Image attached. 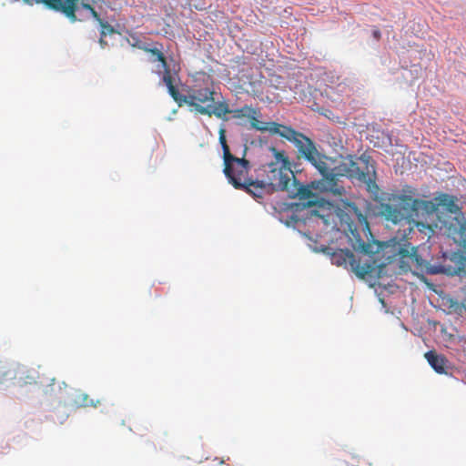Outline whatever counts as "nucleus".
<instances>
[{
	"label": "nucleus",
	"mask_w": 466,
	"mask_h": 466,
	"mask_svg": "<svg viewBox=\"0 0 466 466\" xmlns=\"http://www.w3.org/2000/svg\"><path fill=\"white\" fill-rule=\"evenodd\" d=\"M351 270L360 279L374 277L385 263L381 262L385 248L389 246L374 238L367 216L362 214L355 203L351 202Z\"/></svg>",
	"instance_id": "nucleus-1"
},
{
	"label": "nucleus",
	"mask_w": 466,
	"mask_h": 466,
	"mask_svg": "<svg viewBox=\"0 0 466 466\" xmlns=\"http://www.w3.org/2000/svg\"><path fill=\"white\" fill-rule=\"evenodd\" d=\"M166 80L169 95L179 106L187 105L198 114L215 116L218 118H223L225 115L230 114L228 102L225 99H218L220 94L216 92L211 81L205 83L203 86L195 85L188 89L187 95H181L169 76H167Z\"/></svg>",
	"instance_id": "nucleus-2"
},
{
	"label": "nucleus",
	"mask_w": 466,
	"mask_h": 466,
	"mask_svg": "<svg viewBox=\"0 0 466 466\" xmlns=\"http://www.w3.org/2000/svg\"><path fill=\"white\" fill-rule=\"evenodd\" d=\"M305 159L310 162L322 176L321 179L311 182V188L319 192H329L336 198L332 200L331 204L338 218V221H335V224H339L343 230L346 231L347 229L344 228V225L350 228V215L348 213L350 200L346 197L342 198L346 195V190L342 185H339L338 175L329 167L327 163L328 158L319 154L317 148L312 154V158L306 157Z\"/></svg>",
	"instance_id": "nucleus-3"
},
{
	"label": "nucleus",
	"mask_w": 466,
	"mask_h": 466,
	"mask_svg": "<svg viewBox=\"0 0 466 466\" xmlns=\"http://www.w3.org/2000/svg\"><path fill=\"white\" fill-rule=\"evenodd\" d=\"M400 198L410 213L421 211V215H430L436 212L439 207H442L446 211L455 214L448 227V233L456 243L466 248V218L460 211L455 197L441 194L434 200L414 198L411 196H402Z\"/></svg>",
	"instance_id": "nucleus-4"
},
{
	"label": "nucleus",
	"mask_w": 466,
	"mask_h": 466,
	"mask_svg": "<svg viewBox=\"0 0 466 466\" xmlns=\"http://www.w3.org/2000/svg\"><path fill=\"white\" fill-rule=\"evenodd\" d=\"M273 160L262 165L257 170L255 198L262 199L265 195L284 191L294 178L290 162L284 151L271 147Z\"/></svg>",
	"instance_id": "nucleus-5"
},
{
	"label": "nucleus",
	"mask_w": 466,
	"mask_h": 466,
	"mask_svg": "<svg viewBox=\"0 0 466 466\" xmlns=\"http://www.w3.org/2000/svg\"><path fill=\"white\" fill-rule=\"evenodd\" d=\"M8 380L17 387L39 384L42 387H46L44 390L45 393L53 394L55 392L54 385L56 384V379L54 377L44 378L35 369L0 360V383Z\"/></svg>",
	"instance_id": "nucleus-6"
},
{
	"label": "nucleus",
	"mask_w": 466,
	"mask_h": 466,
	"mask_svg": "<svg viewBox=\"0 0 466 466\" xmlns=\"http://www.w3.org/2000/svg\"><path fill=\"white\" fill-rule=\"evenodd\" d=\"M250 168L249 161L244 157L239 158L231 156V158L224 160V174L229 183L237 189H242L255 198V185L257 177L253 179L248 177Z\"/></svg>",
	"instance_id": "nucleus-7"
},
{
	"label": "nucleus",
	"mask_w": 466,
	"mask_h": 466,
	"mask_svg": "<svg viewBox=\"0 0 466 466\" xmlns=\"http://www.w3.org/2000/svg\"><path fill=\"white\" fill-rule=\"evenodd\" d=\"M351 177L363 184L372 198H379L380 187L376 183L375 163L369 155L364 153L354 160L351 158Z\"/></svg>",
	"instance_id": "nucleus-8"
},
{
	"label": "nucleus",
	"mask_w": 466,
	"mask_h": 466,
	"mask_svg": "<svg viewBox=\"0 0 466 466\" xmlns=\"http://www.w3.org/2000/svg\"><path fill=\"white\" fill-rule=\"evenodd\" d=\"M426 271L429 274L466 275V256L461 251L443 252L437 262L428 263Z\"/></svg>",
	"instance_id": "nucleus-9"
},
{
	"label": "nucleus",
	"mask_w": 466,
	"mask_h": 466,
	"mask_svg": "<svg viewBox=\"0 0 466 466\" xmlns=\"http://www.w3.org/2000/svg\"><path fill=\"white\" fill-rule=\"evenodd\" d=\"M269 133L278 134L288 141L292 142L305 158H312V154L315 151L316 147L313 141L302 133L295 130L291 127L284 126L276 122H271Z\"/></svg>",
	"instance_id": "nucleus-10"
},
{
	"label": "nucleus",
	"mask_w": 466,
	"mask_h": 466,
	"mask_svg": "<svg viewBox=\"0 0 466 466\" xmlns=\"http://www.w3.org/2000/svg\"><path fill=\"white\" fill-rule=\"evenodd\" d=\"M416 194V190L410 187H406L403 188V194L396 195L393 197L394 202L400 204V208L395 207L391 204H381L380 212L381 215L385 218L386 220L391 221L393 224H398L402 221L404 218L410 217H418L421 214V211L412 212L410 213L404 208V204L400 198L402 196H413Z\"/></svg>",
	"instance_id": "nucleus-11"
},
{
	"label": "nucleus",
	"mask_w": 466,
	"mask_h": 466,
	"mask_svg": "<svg viewBox=\"0 0 466 466\" xmlns=\"http://www.w3.org/2000/svg\"><path fill=\"white\" fill-rule=\"evenodd\" d=\"M230 113H233V117L235 118H248L252 128L259 131H268L271 127V122H263L258 119L260 112L258 109L252 107L251 106H244L240 108H237L235 110H231Z\"/></svg>",
	"instance_id": "nucleus-12"
},
{
	"label": "nucleus",
	"mask_w": 466,
	"mask_h": 466,
	"mask_svg": "<svg viewBox=\"0 0 466 466\" xmlns=\"http://www.w3.org/2000/svg\"><path fill=\"white\" fill-rule=\"evenodd\" d=\"M142 50L151 55V62H159L161 65V67L163 69V77L162 80L167 86V80L166 76H169L170 80H173V77L171 76V70L167 64V58L163 53V45L160 43H155L153 47L148 46H140Z\"/></svg>",
	"instance_id": "nucleus-13"
},
{
	"label": "nucleus",
	"mask_w": 466,
	"mask_h": 466,
	"mask_svg": "<svg viewBox=\"0 0 466 466\" xmlns=\"http://www.w3.org/2000/svg\"><path fill=\"white\" fill-rule=\"evenodd\" d=\"M311 186H305L301 184L299 180H297L296 177L291 179V181L288 185V188L285 189L291 198H299V200H308L307 205L311 206L313 201L310 200L311 197H313V193L311 191Z\"/></svg>",
	"instance_id": "nucleus-14"
},
{
	"label": "nucleus",
	"mask_w": 466,
	"mask_h": 466,
	"mask_svg": "<svg viewBox=\"0 0 466 466\" xmlns=\"http://www.w3.org/2000/svg\"><path fill=\"white\" fill-rule=\"evenodd\" d=\"M425 358L431 368L440 374L446 373V359L433 350L425 353Z\"/></svg>",
	"instance_id": "nucleus-15"
},
{
	"label": "nucleus",
	"mask_w": 466,
	"mask_h": 466,
	"mask_svg": "<svg viewBox=\"0 0 466 466\" xmlns=\"http://www.w3.org/2000/svg\"><path fill=\"white\" fill-rule=\"evenodd\" d=\"M332 264L340 267H347V261L350 258V249H338L331 254Z\"/></svg>",
	"instance_id": "nucleus-16"
},
{
	"label": "nucleus",
	"mask_w": 466,
	"mask_h": 466,
	"mask_svg": "<svg viewBox=\"0 0 466 466\" xmlns=\"http://www.w3.org/2000/svg\"><path fill=\"white\" fill-rule=\"evenodd\" d=\"M79 7L83 8V9H86L87 11L90 12L91 15L93 16V18L98 22V24L100 25L101 27H104V28H108L109 31H112V25H109L107 22L104 21L100 15H98V13L95 10V8L93 7V5H89V4H79Z\"/></svg>",
	"instance_id": "nucleus-17"
},
{
	"label": "nucleus",
	"mask_w": 466,
	"mask_h": 466,
	"mask_svg": "<svg viewBox=\"0 0 466 466\" xmlns=\"http://www.w3.org/2000/svg\"><path fill=\"white\" fill-rule=\"evenodd\" d=\"M218 135L219 143L223 150V159L228 162V159L231 158V156L233 155L230 153L229 147L228 146L226 139V130L224 127H220Z\"/></svg>",
	"instance_id": "nucleus-18"
},
{
	"label": "nucleus",
	"mask_w": 466,
	"mask_h": 466,
	"mask_svg": "<svg viewBox=\"0 0 466 466\" xmlns=\"http://www.w3.org/2000/svg\"><path fill=\"white\" fill-rule=\"evenodd\" d=\"M80 400H78L79 403L84 407H97V405L100 403V400H94L93 399H90L87 394L82 393L79 395Z\"/></svg>",
	"instance_id": "nucleus-19"
},
{
	"label": "nucleus",
	"mask_w": 466,
	"mask_h": 466,
	"mask_svg": "<svg viewBox=\"0 0 466 466\" xmlns=\"http://www.w3.org/2000/svg\"><path fill=\"white\" fill-rule=\"evenodd\" d=\"M23 1L28 5L42 4L46 8H48L50 10H53L54 2H55V0H23Z\"/></svg>",
	"instance_id": "nucleus-20"
},
{
	"label": "nucleus",
	"mask_w": 466,
	"mask_h": 466,
	"mask_svg": "<svg viewBox=\"0 0 466 466\" xmlns=\"http://www.w3.org/2000/svg\"><path fill=\"white\" fill-rule=\"evenodd\" d=\"M372 35L376 40H380L381 37V33L378 28H374L372 30Z\"/></svg>",
	"instance_id": "nucleus-21"
},
{
	"label": "nucleus",
	"mask_w": 466,
	"mask_h": 466,
	"mask_svg": "<svg viewBox=\"0 0 466 466\" xmlns=\"http://www.w3.org/2000/svg\"><path fill=\"white\" fill-rule=\"evenodd\" d=\"M101 28H102V29H101L100 34H101V35H102V36H106L107 34H112V33H114V32H115V30H114V28H113V27H112V31H109V29H108V28H104V27H101Z\"/></svg>",
	"instance_id": "nucleus-22"
},
{
	"label": "nucleus",
	"mask_w": 466,
	"mask_h": 466,
	"mask_svg": "<svg viewBox=\"0 0 466 466\" xmlns=\"http://www.w3.org/2000/svg\"><path fill=\"white\" fill-rule=\"evenodd\" d=\"M401 254L402 257H404L406 254H408V251L402 248H399V253Z\"/></svg>",
	"instance_id": "nucleus-23"
},
{
	"label": "nucleus",
	"mask_w": 466,
	"mask_h": 466,
	"mask_svg": "<svg viewBox=\"0 0 466 466\" xmlns=\"http://www.w3.org/2000/svg\"><path fill=\"white\" fill-rule=\"evenodd\" d=\"M397 254H393L392 256H388V258H386L387 262L388 263H390L392 260H393V258L396 257Z\"/></svg>",
	"instance_id": "nucleus-24"
},
{
	"label": "nucleus",
	"mask_w": 466,
	"mask_h": 466,
	"mask_svg": "<svg viewBox=\"0 0 466 466\" xmlns=\"http://www.w3.org/2000/svg\"><path fill=\"white\" fill-rule=\"evenodd\" d=\"M104 37H105V36H102V35H101V37H100V39H99V43H100L102 46L106 45V42L104 40Z\"/></svg>",
	"instance_id": "nucleus-25"
}]
</instances>
